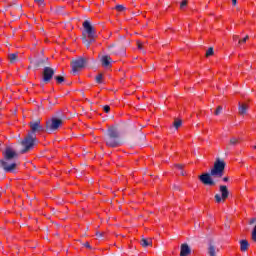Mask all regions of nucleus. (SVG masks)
<instances>
[{
	"mask_svg": "<svg viewBox=\"0 0 256 256\" xmlns=\"http://www.w3.org/2000/svg\"><path fill=\"white\" fill-rule=\"evenodd\" d=\"M2 153L3 159L0 160L1 169L5 173H15V169H17V152L11 147H6Z\"/></svg>",
	"mask_w": 256,
	"mask_h": 256,
	"instance_id": "f257e3e1",
	"label": "nucleus"
},
{
	"mask_svg": "<svg viewBox=\"0 0 256 256\" xmlns=\"http://www.w3.org/2000/svg\"><path fill=\"white\" fill-rule=\"evenodd\" d=\"M225 165V161L217 159L210 171L211 177H214V179H221V177H223L225 174Z\"/></svg>",
	"mask_w": 256,
	"mask_h": 256,
	"instance_id": "f03ea898",
	"label": "nucleus"
},
{
	"mask_svg": "<svg viewBox=\"0 0 256 256\" xmlns=\"http://www.w3.org/2000/svg\"><path fill=\"white\" fill-rule=\"evenodd\" d=\"M83 27H84V30H85V33H86L88 39H90V40H87V38H84L83 43H86L87 47H90L91 43H93L95 37L97 36V31H95L93 29V26L87 20L84 21Z\"/></svg>",
	"mask_w": 256,
	"mask_h": 256,
	"instance_id": "7ed1b4c3",
	"label": "nucleus"
},
{
	"mask_svg": "<svg viewBox=\"0 0 256 256\" xmlns=\"http://www.w3.org/2000/svg\"><path fill=\"white\" fill-rule=\"evenodd\" d=\"M36 138L37 136L35 134H28L24 140H22V147L24 148L22 153H27V151H30V149L35 146Z\"/></svg>",
	"mask_w": 256,
	"mask_h": 256,
	"instance_id": "20e7f679",
	"label": "nucleus"
},
{
	"mask_svg": "<svg viewBox=\"0 0 256 256\" xmlns=\"http://www.w3.org/2000/svg\"><path fill=\"white\" fill-rule=\"evenodd\" d=\"M220 194H216L214 196V199L216 203H225L229 197V189H227V186L221 185L219 187Z\"/></svg>",
	"mask_w": 256,
	"mask_h": 256,
	"instance_id": "39448f33",
	"label": "nucleus"
},
{
	"mask_svg": "<svg viewBox=\"0 0 256 256\" xmlns=\"http://www.w3.org/2000/svg\"><path fill=\"white\" fill-rule=\"evenodd\" d=\"M61 125H63V120L59 118H52L50 121L46 122L48 131H57Z\"/></svg>",
	"mask_w": 256,
	"mask_h": 256,
	"instance_id": "423d86ee",
	"label": "nucleus"
},
{
	"mask_svg": "<svg viewBox=\"0 0 256 256\" xmlns=\"http://www.w3.org/2000/svg\"><path fill=\"white\" fill-rule=\"evenodd\" d=\"M85 65H87V59H85V58H79V59L75 60L72 63L73 73H78V71H81V69H83L85 67Z\"/></svg>",
	"mask_w": 256,
	"mask_h": 256,
	"instance_id": "0eeeda50",
	"label": "nucleus"
},
{
	"mask_svg": "<svg viewBox=\"0 0 256 256\" xmlns=\"http://www.w3.org/2000/svg\"><path fill=\"white\" fill-rule=\"evenodd\" d=\"M30 134L35 135V133H42V131H45V127L41 125V121L31 122L30 123Z\"/></svg>",
	"mask_w": 256,
	"mask_h": 256,
	"instance_id": "6e6552de",
	"label": "nucleus"
},
{
	"mask_svg": "<svg viewBox=\"0 0 256 256\" xmlns=\"http://www.w3.org/2000/svg\"><path fill=\"white\" fill-rule=\"evenodd\" d=\"M53 75H55V70L51 67H45L43 70V81L49 83V81L53 79Z\"/></svg>",
	"mask_w": 256,
	"mask_h": 256,
	"instance_id": "1a4fd4ad",
	"label": "nucleus"
},
{
	"mask_svg": "<svg viewBox=\"0 0 256 256\" xmlns=\"http://www.w3.org/2000/svg\"><path fill=\"white\" fill-rule=\"evenodd\" d=\"M199 180L204 185H210V186L215 185V181H213V178H211V174H209V173H204V174L200 175Z\"/></svg>",
	"mask_w": 256,
	"mask_h": 256,
	"instance_id": "9d476101",
	"label": "nucleus"
},
{
	"mask_svg": "<svg viewBox=\"0 0 256 256\" xmlns=\"http://www.w3.org/2000/svg\"><path fill=\"white\" fill-rule=\"evenodd\" d=\"M192 255L191 247H189V244L184 243L180 247V256H189Z\"/></svg>",
	"mask_w": 256,
	"mask_h": 256,
	"instance_id": "9b49d317",
	"label": "nucleus"
},
{
	"mask_svg": "<svg viewBox=\"0 0 256 256\" xmlns=\"http://www.w3.org/2000/svg\"><path fill=\"white\" fill-rule=\"evenodd\" d=\"M106 145L108 147H119L121 143L119 142V138L109 137L106 139Z\"/></svg>",
	"mask_w": 256,
	"mask_h": 256,
	"instance_id": "f8f14e48",
	"label": "nucleus"
},
{
	"mask_svg": "<svg viewBox=\"0 0 256 256\" xmlns=\"http://www.w3.org/2000/svg\"><path fill=\"white\" fill-rule=\"evenodd\" d=\"M140 245L144 248L151 247V245H153V241L151 240V238H142L140 240Z\"/></svg>",
	"mask_w": 256,
	"mask_h": 256,
	"instance_id": "ddd939ff",
	"label": "nucleus"
},
{
	"mask_svg": "<svg viewBox=\"0 0 256 256\" xmlns=\"http://www.w3.org/2000/svg\"><path fill=\"white\" fill-rule=\"evenodd\" d=\"M247 109H249V106L246 103H239L240 115H247Z\"/></svg>",
	"mask_w": 256,
	"mask_h": 256,
	"instance_id": "4468645a",
	"label": "nucleus"
},
{
	"mask_svg": "<svg viewBox=\"0 0 256 256\" xmlns=\"http://www.w3.org/2000/svg\"><path fill=\"white\" fill-rule=\"evenodd\" d=\"M101 61H102V66H104L105 68L111 67V57L103 56Z\"/></svg>",
	"mask_w": 256,
	"mask_h": 256,
	"instance_id": "2eb2a0df",
	"label": "nucleus"
},
{
	"mask_svg": "<svg viewBox=\"0 0 256 256\" xmlns=\"http://www.w3.org/2000/svg\"><path fill=\"white\" fill-rule=\"evenodd\" d=\"M108 137L119 139V132L115 128L108 129Z\"/></svg>",
	"mask_w": 256,
	"mask_h": 256,
	"instance_id": "dca6fc26",
	"label": "nucleus"
},
{
	"mask_svg": "<svg viewBox=\"0 0 256 256\" xmlns=\"http://www.w3.org/2000/svg\"><path fill=\"white\" fill-rule=\"evenodd\" d=\"M219 252V249H217L213 244H210L208 247V253L210 256H215Z\"/></svg>",
	"mask_w": 256,
	"mask_h": 256,
	"instance_id": "f3484780",
	"label": "nucleus"
},
{
	"mask_svg": "<svg viewBox=\"0 0 256 256\" xmlns=\"http://www.w3.org/2000/svg\"><path fill=\"white\" fill-rule=\"evenodd\" d=\"M247 249H249V242L247 240H241L240 241V250L247 251Z\"/></svg>",
	"mask_w": 256,
	"mask_h": 256,
	"instance_id": "a211bd4d",
	"label": "nucleus"
},
{
	"mask_svg": "<svg viewBox=\"0 0 256 256\" xmlns=\"http://www.w3.org/2000/svg\"><path fill=\"white\" fill-rule=\"evenodd\" d=\"M137 47L139 49V51H141L142 53H145V44L142 43L141 41H137Z\"/></svg>",
	"mask_w": 256,
	"mask_h": 256,
	"instance_id": "6ab92c4d",
	"label": "nucleus"
},
{
	"mask_svg": "<svg viewBox=\"0 0 256 256\" xmlns=\"http://www.w3.org/2000/svg\"><path fill=\"white\" fill-rule=\"evenodd\" d=\"M8 59L10 63H15V61H17V54L15 53L9 54Z\"/></svg>",
	"mask_w": 256,
	"mask_h": 256,
	"instance_id": "aec40b11",
	"label": "nucleus"
},
{
	"mask_svg": "<svg viewBox=\"0 0 256 256\" xmlns=\"http://www.w3.org/2000/svg\"><path fill=\"white\" fill-rule=\"evenodd\" d=\"M181 125H183V122L180 119L175 120L173 123V126L175 127V129H179Z\"/></svg>",
	"mask_w": 256,
	"mask_h": 256,
	"instance_id": "412c9836",
	"label": "nucleus"
},
{
	"mask_svg": "<svg viewBox=\"0 0 256 256\" xmlns=\"http://www.w3.org/2000/svg\"><path fill=\"white\" fill-rule=\"evenodd\" d=\"M96 82L99 84L103 83V74L96 76Z\"/></svg>",
	"mask_w": 256,
	"mask_h": 256,
	"instance_id": "4be33fe9",
	"label": "nucleus"
},
{
	"mask_svg": "<svg viewBox=\"0 0 256 256\" xmlns=\"http://www.w3.org/2000/svg\"><path fill=\"white\" fill-rule=\"evenodd\" d=\"M221 111H223V107L218 106L214 112L215 115H221Z\"/></svg>",
	"mask_w": 256,
	"mask_h": 256,
	"instance_id": "5701e85b",
	"label": "nucleus"
},
{
	"mask_svg": "<svg viewBox=\"0 0 256 256\" xmlns=\"http://www.w3.org/2000/svg\"><path fill=\"white\" fill-rule=\"evenodd\" d=\"M115 9H116V11L122 12V11H125V6H123V5H117V6L115 7Z\"/></svg>",
	"mask_w": 256,
	"mask_h": 256,
	"instance_id": "b1692460",
	"label": "nucleus"
},
{
	"mask_svg": "<svg viewBox=\"0 0 256 256\" xmlns=\"http://www.w3.org/2000/svg\"><path fill=\"white\" fill-rule=\"evenodd\" d=\"M237 143H239V138H232L231 140H230V144L231 145H237Z\"/></svg>",
	"mask_w": 256,
	"mask_h": 256,
	"instance_id": "393cba45",
	"label": "nucleus"
},
{
	"mask_svg": "<svg viewBox=\"0 0 256 256\" xmlns=\"http://www.w3.org/2000/svg\"><path fill=\"white\" fill-rule=\"evenodd\" d=\"M55 79L57 83H63V81H65V78H63V76H56Z\"/></svg>",
	"mask_w": 256,
	"mask_h": 256,
	"instance_id": "a878e982",
	"label": "nucleus"
},
{
	"mask_svg": "<svg viewBox=\"0 0 256 256\" xmlns=\"http://www.w3.org/2000/svg\"><path fill=\"white\" fill-rule=\"evenodd\" d=\"M82 245L86 248V249H93V246H91V244L89 242H84L82 243Z\"/></svg>",
	"mask_w": 256,
	"mask_h": 256,
	"instance_id": "bb28decb",
	"label": "nucleus"
},
{
	"mask_svg": "<svg viewBox=\"0 0 256 256\" xmlns=\"http://www.w3.org/2000/svg\"><path fill=\"white\" fill-rule=\"evenodd\" d=\"M247 39H249V36H246L242 40H239L238 45H243V43H247Z\"/></svg>",
	"mask_w": 256,
	"mask_h": 256,
	"instance_id": "cd10ccee",
	"label": "nucleus"
},
{
	"mask_svg": "<svg viewBox=\"0 0 256 256\" xmlns=\"http://www.w3.org/2000/svg\"><path fill=\"white\" fill-rule=\"evenodd\" d=\"M185 7H187V0H183L180 4V9H185Z\"/></svg>",
	"mask_w": 256,
	"mask_h": 256,
	"instance_id": "c85d7f7f",
	"label": "nucleus"
},
{
	"mask_svg": "<svg viewBox=\"0 0 256 256\" xmlns=\"http://www.w3.org/2000/svg\"><path fill=\"white\" fill-rule=\"evenodd\" d=\"M211 55H213V48H209V49L206 51V57H211Z\"/></svg>",
	"mask_w": 256,
	"mask_h": 256,
	"instance_id": "c756f323",
	"label": "nucleus"
},
{
	"mask_svg": "<svg viewBox=\"0 0 256 256\" xmlns=\"http://www.w3.org/2000/svg\"><path fill=\"white\" fill-rule=\"evenodd\" d=\"M104 113H109V111H111V107H109V105L104 106Z\"/></svg>",
	"mask_w": 256,
	"mask_h": 256,
	"instance_id": "7c9ffc66",
	"label": "nucleus"
},
{
	"mask_svg": "<svg viewBox=\"0 0 256 256\" xmlns=\"http://www.w3.org/2000/svg\"><path fill=\"white\" fill-rule=\"evenodd\" d=\"M176 169H180V171H183V164H176Z\"/></svg>",
	"mask_w": 256,
	"mask_h": 256,
	"instance_id": "2f4dec72",
	"label": "nucleus"
},
{
	"mask_svg": "<svg viewBox=\"0 0 256 256\" xmlns=\"http://www.w3.org/2000/svg\"><path fill=\"white\" fill-rule=\"evenodd\" d=\"M233 41H234V42H237V41H239V36H237V35H234V36H233Z\"/></svg>",
	"mask_w": 256,
	"mask_h": 256,
	"instance_id": "473e14b6",
	"label": "nucleus"
},
{
	"mask_svg": "<svg viewBox=\"0 0 256 256\" xmlns=\"http://www.w3.org/2000/svg\"><path fill=\"white\" fill-rule=\"evenodd\" d=\"M223 181H224L225 183H227V181H229V178H228V177H224V178H223Z\"/></svg>",
	"mask_w": 256,
	"mask_h": 256,
	"instance_id": "72a5a7b5",
	"label": "nucleus"
},
{
	"mask_svg": "<svg viewBox=\"0 0 256 256\" xmlns=\"http://www.w3.org/2000/svg\"><path fill=\"white\" fill-rule=\"evenodd\" d=\"M233 5H237V0H232Z\"/></svg>",
	"mask_w": 256,
	"mask_h": 256,
	"instance_id": "f704fd0d",
	"label": "nucleus"
},
{
	"mask_svg": "<svg viewBox=\"0 0 256 256\" xmlns=\"http://www.w3.org/2000/svg\"><path fill=\"white\" fill-rule=\"evenodd\" d=\"M182 176H185V175H187V173H185L184 171H181V173H180Z\"/></svg>",
	"mask_w": 256,
	"mask_h": 256,
	"instance_id": "c9c22d12",
	"label": "nucleus"
},
{
	"mask_svg": "<svg viewBox=\"0 0 256 256\" xmlns=\"http://www.w3.org/2000/svg\"><path fill=\"white\" fill-rule=\"evenodd\" d=\"M35 1V3H41V1H43V0H34Z\"/></svg>",
	"mask_w": 256,
	"mask_h": 256,
	"instance_id": "e433bc0d",
	"label": "nucleus"
},
{
	"mask_svg": "<svg viewBox=\"0 0 256 256\" xmlns=\"http://www.w3.org/2000/svg\"><path fill=\"white\" fill-rule=\"evenodd\" d=\"M96 235H97L98 237H101V234H100V233H97Z\"/></svg>",
	"mask_w": 256,
	"mask_h": 256,
	"instance_id": "4c0bfd02",
	"label": "nucleus"
},
{
	"mask_svg": "<svg viewBox=\"0 0 256 256\" xmlns=\"http://www.w3.org/2000/svg\"><path fill=\"white\" fill-rule=\"evenodd\" d=\"M253 149H256V145H255V146H253Z\"/></svg>",
	"mask_w": 256,
	"mask_h": 256,
	"instance_id": "58836bf2",
	"label": "nucleus"
}]
</instances>
